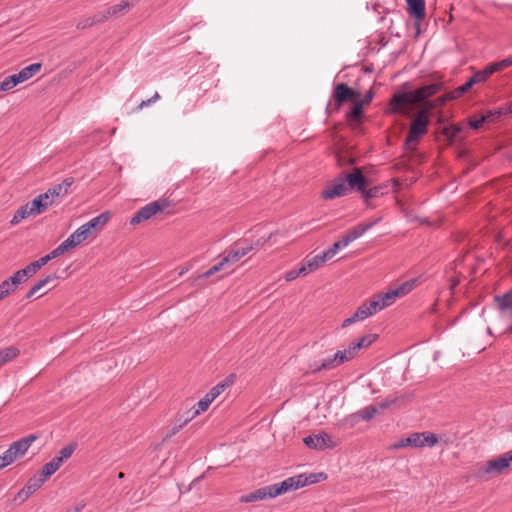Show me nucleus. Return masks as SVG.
<instances>
[{
	"mask_svg": "<svg viewBox=\"0 0 512 512\" xmlns=\"http://www.w3.org/2000/svg\"><path fill=\"white\" fill-rule=\"evenodd\" d=\"M318 477L326 478L323 473L313 474H299L289 477L281 482L271 485L260 487L246 495L240 497V502L250 503L264 499H272L277 496L283 495L289 491L297 490L309 484H314L318 481Z\"/></svg>",
	"mask_w": 512,
	"mask_h": 512,
	"instance_id": "f257e3e1",
	"label": "nucleus"
},
{
	"mask_svg": "<svg viewBox=\"0 0 512 512\" xmlns=\"http://www.w3.org/2000/svg\"><path fill=\"white\" fill-rule=\"evenodd\" d=\"M442 89L441 83H431L413 91L398 90L388 103V112L391 114L407 115L405 107L410 104L420 103L437 94Z\"/></svg>",
	"mask_w": 512,
	"mask_h": 512,
	"instance_id": "f03ea898",
	"label": "nucleus"
},
{
	"mask_svg": "<svg viewBox=\"0 0 512 512\" xmlns=\"http://www.w3.org/2000/svg\"><path fill=\"white\" fill-rule=\"evenodd\" d=\"M227 384L218 383L214 387H212L206 395L199 400L191 410L186 412L185 419L181 422V424L174 426L172 429V435L178 433L189 421H191L194 417L198 416L202 412H205L210 404L225 390Z\"/></svg>",
	"mask_w": 512,
	"mask_h": 512,
	"instance_id": "7ed1b4c3",
	"label": "nucleus"
},
{
	"mask_svg": "<svg viewBox=\"0 0 512 512\" xmlns=\"http://www.w3.org/2000/svg\"><path fill=\"white\" fill-rule=\"evenodd\" d=\"M512 462V449L498 458L488 460L484 464L477 466L475 476L481 480H488L494 476L500 475Z\"/></svg>",
	"mask_w": 512,
	"mask_h": 512,
	"instance_id": "20e7f679",
	"label": "nucleus"
},
{
	"mask_svg": "<svg viewBox=\"0 0 512 512\" xmlns=\"http://www.w3.org/2000/svg\"><path fill=\"white\" fill-rule=\"evenodd\" d=\"M357 354V350L350 342L346 348L338 350L336 353H334L333 356L323 359L320 365H318L317 363L310 365L311 372L315 373L321 370L334 369L346 362L353 360L357 356Z\"/></svg>",
	"mask_w": 512,
	"mask_h": 512,
	"instance_id": "39448f33",
	"label": "nucleus"
},
{
	"mask_svg": "<svg viewBox=\"0 0 512 512\" xmlns=\"http://www.w3.org/2000/svg\"><path fill=\"white\" fill-rule=\"evenodd\" d=\"M433 107L434 105L429 103V107L422 109L412 120L405 140L406 146L417 143L428 132V126L430 124L429 110Z\"/></svg>",
	"mask_w": 512,
	"mask_h": 512,
	"instance_id": "423d86ee",
	"label": "nucleus"
},
{
	"mask_svg": "<svg viewBox=\"0 0 512 512\" xmlns=\"http://www.w3.org/2000/svg\"><path fill=\"white\" fill-rule=\"evenodd\" d=\"M360 93L345 83H339L334 87L333 97L335 103H328L326 110L329 114L340 111L341 106L346 102H354L360 98Z\"/></svg>",
	"mask_w": 512,
	"mask_h": 512,
	"instance_id": "0eeeda50",
	"label": "nucleus"
},
{
	"mask_svg": "<svg viewBox=\"0 0 512 512\" xmlns=\"http://www.w3.org/2000/svg\"><path fill=\"white\" fill-rule=\"evenodd\" d=\"M36 439L37 437L35 435H29L13 442L3 455L0 456L3 464L8 466L17 458L23 456Z\"/></svg>",
	"mask_w": 512,
	"mask_h": 512,
	"instance_id": "6e6552de",
	"label": "nucleus"
},
{
	"mask_svg": "<svg viewBox=\"0 0 512 512\" xmlns=\"http://www.w3.org/2000/svg\"><path fill=\"white\" fill-rule=\"evenodd\" d=\"M168 206L169 202L167 199H158L156 201H152L134 213L130 219V224L135 226L142 223L143 221L149 220Z\"/></svg>",
	"mask_w": 512,
	"mask_h": 512,
	"instance_id": "1a4fd4ad",
	"label": "nucleus"
},
{
	"mask_svg": "<svg viewBox=\"0 0 512 512\" xmlns=\"http://www.w3.org/2000/svg\"><path fill=\"white\" fill-rule=\"evenodd\" d=\"M303 443L308 448L314 450L333 449L337 446V443L334 442L332 437L326 432L308 435L303 438Z\"/></svg>",
	"mask_w": 512,
	"mask_h": 512,
	"instance_id": "9d476101",
	"label": "nucleus"
},
{
	"mask_svg": "<svg viewBox=\"0 0 512 512\" xmlns=\"http://www.w3.org/2000/svg\"><path fill=\"white\" fill-rule=\"evenodd\" d=\"M488 75L485 69L475 71L474 74L466 81L465 84L457 87L452 91L451 98H458L461 95L467 93L474 85L483 83L488 79Z\"/></svg>",
	"mask_w": 512,
	"mask_h": 512,
	"instance_id": "9b49d317",
	"label": "nucleus"
},
{
	"mask_svg": "<svg viewBox=\"0 0 512 512\" xmlns=\"http://www.w3.org/2000/svg\"><path fill=\"white\" fill-rule=\"evenodd\" d=\"M253 248V244L248 243L247 241L237 243L235 247L232 248L222 259L227 266L232 265L252 251Z\"/></svg>",
	"mask_w": 512,
	"mask_h": 512,
	"instance_id": "f8f14e48",
	"label": "nucleus"
},
{
	"mask_svg": "<svg viewBox=\"0 0 512 512\" xmlns=\"http://www.w3.org/2000/svg\"><path fill=\"white\" fill-rule=\"evenodd\" d=\"M349 188L345 184L342 176L337 178L330 186H327L321 193V197L324 200H331L337 197H343L347 195Z\"/></svg>",
	"mask_w": 512,
	"mask_h": 512,
	"instance_id": "ddd939ff",
	"label": "nucleus"
},
{
	"mask_svg": "<svg viewBox=\"0 0 512 512\" xmlns=\"http://www.w3.org/2000/svg\"><path fill=\"white\" fill-rule=\"evenodd\" d=\"M341 176L349 190H357L362 193L366 186V178L360 168H355L352 173Z\"/></svg>",
	"mask_w": 512,
	"mask_h": 512,
	"instance_id": "4468645a",
	"label": "nucleus"
},
{
	"mask_svg": "<svg viewBox=\"0 0 512 512\" xmlns=\"http://www.w3.org/2000/svg\"><path fill=\"white\" fill-rule=\"evenodd\" d=\"M397 299V292L389 289L387 292L380 293L370 300V306L378 312L391 306Z\"/></svg>",
	"mask_w": 512,
	"mask_h": 512,
	"instance_id": "2eb2a0df",
	"label": "nucleus"
},
{
	"mask_svg": "<svg viewBox=\"0 0 512 512\" xmlns=\"http://www.w3.org/2000/svg\"><path fill=\"white\" fill-rule=\"evenodd\" d=\"M408 14L416 20V25L425 18V0H406Z\"/></svg>",
	"mask_w": 512,
	"mask_h": 512,
	"instance_id": "dca6fc26",
	"label": "nucleus"
},
{
	"mask_svg": "<svg viewBox=\"0 0 512 512\" xmlns=\"http://www.w3.org/2000/svg\"><path fill=\"white\" fill-rule=\"evenodd\" d=\"M421 432L411 433L408 437L400 439L398 442L393 444L394 449H402L406 447L423 448L424 442L422 441Z\"/></svg>",
	"mask_w": 512,
	"mask_h": 512,
	"instance_id": "f3484780",
	"label": "nucleus"
},
{
	"mask_svg": "<svg viewBox=\"0 0 512 512\" xmlns=\"http://www.w3.org/2000/svg\"><path fill=\"white\" fill-rule=\"evenodd\" d=\"M43 484L44 482L37 475H34L27 481L26 485L18 492L17 498L21 500H26L29 496L35 493Z\"/></svg>",
	"mask_w": 512,
	"mask_h": 512,
	"instance_id": "a211bd4d",
	"label": "nucleus"
},
{
	"mask_svg": "<svg viewBox=\"0 0 512 512\" xmlns=\"http://www.w3.org/2000/svg\"><path fill=\"white\" fill-rule=\"evenodd\" d=\"M494 301L501 313H507L512 317V287L502 295H496Z\"/></svg>",
	"mask_w": 512,
	"mask_h": 512,
	"instance_id": "6ab92c4d",
	"label": "nucleus"
},
{
	"mask_svg": "<svg viewBox=\"0 0 512 512\" xmlns=\"http://www.w3.org/2000/svg\"><path fill=\"white\" fill-rule=\"evenodd\" d=\"M382 221V217H378L369 223H359L356 226L349 229L347 232L351 235V237L356 240L363 236L367 231H369L372 227L377 225Z\"/></svg>",
	"mask_w": 512,
	"mask_h": 512,
	"instance_id": "aec40b11",
	"label": "nucleus"
},
{
	"mask_svg": "<svg viewBox=\"0 0 512 512\" xmlns=\"http://www.w3.org/2000/svg\"><path fill=\"white\" fill-rule=\"evenodd\" d=\"M388 192V185H377L370 188H367L365 186L364 190L362 191L361 195L364 198L366 202H368L370 199L381 197Z\"/></svg>",
	"mask_w": 512,
	"mask_h": 512,
	"instance_id": "412c9836",
	"label": "nucleus"
},
{
	"mask_svg": "<svg viewBox=\"0 0 512 512\" xmlns=\"http://www.w3.org/2000/svg\"><path fill=\"white\" fill-rule=\"evenodd\" d=\"M58 275L56 273H53V274H50L48 276H46L45 278L43 279H40L38 280L31 288L30 290L27 292L26 294V298L27 299H32L36 294L37 292L42 289L43 287H45L46 285L50 284L51 282H54L58 279Z\"/></svg>",
	"mask_w": 512,
	"mask_h": 512,
	"instance_id": "4be33fe9",
	"label": "nucleus"
},
{
	"mask_svg": "<svg viewBox=\"0 0 512 512\" xmlns=\"http://www.w3.org/2000/svg\"><path fill=\"white\" fill-rule=\"evenodd\" d=\"M109 218L110 214L108 212H103L98 216L90 219L84 225L86 226V229H88L91 232L93 230H100L107 224Z\"/></svg>",
	"mask_w": 512,
	"mask_h": 512,
	"instance_id": "5701e85b",
	"label": "nucleus"
},
{
	"mask_svg": "<svg viewBox=\"0 0 512 512\" xmlns=\"http://www.w3.org/2000/svg\"><path fill=\"white\" fill-rule=\"evenodd\" d=\"M20 355V350L14 346L4 347L0 349V367L13 361Z\"/></svg>",
	"mask_w": 512,
	"mask_h": 512,
	"instance_id": "b1692460",
	"label": "nucleus"
},
{
	"mask_svg": "<svg viewBox=\"0 0 512 512\" xmlns=\"http://www.w3.org/2000/svg\"><path fill=\"white\" fill-rule=\"evenodd\" d=\"M510 66H512V56H509V57L502 59L500 61H497V62H493V63L487 65L484 69H485L488 77H490L495 72L502 71Z\"/></svg>",
	"mask_w": 512,
	"mask_h": 512,
	"instance_id": "393cba45",
	"label": "nucleus"
},
{
	"mask_svg": "<svg viewBox=\"0 0 512 512\" xmlns=\"http://www.w3.org/2000/svg\"><path fill=\"white\" fill-rule=\"evenodd\" d=\"M29 216H35L31 210L29 203H26L18 208L15 212L14 216L10 220L11 225H17L22 220L28 218Z\"/></svg>",
	"mask_w": 512,
	"mask_h": 512,
	"instance_id": "a878e982",
	"label": "nucleus"
},
{
	"mask_svg": "<svg viewBox=\"0 0 512 512\" xmlns=\"http://www.w3.org/2000/svg\"><path fill=\"white\" fill-rule=\"evenodd\" d=\"M323 260L321 259L320 255H315L312 258L306 259L302 264L301 267L304 269L305 276L309 273L317 270L322 264Z\"/></svg>",
	"mask_w": 512,
	"mask_h": 512,
	"instance_id": "bb28decb",
	"label": "nucleus"
},
{
	"mask_svg": "<svg viewBox=\"0 0 512 512\" xmlns=\"http://www.w3.org/2000/svg\"><path fill=\"white\" fill-rule=\"evenodd\" d=\"M372 308L373 307L370 306V301L365 302L357 308V310L354 312L353 315L355 316L357 321H363V320L367 319L368 317L377 313V311L373 310Z\"/></svg>",
	"mask_w": 512,
	"mask_h": 512,
	"instance_id": "cd10ccee",
	"label": "nucleus"
},
{
	"mask_svg": "<svg viewBox=\"0 0 512 512\" xmlns=\"http://www.w3.org/2000/svg\"><path fill=\"white\" fill-rule=\"evenodd\" d=\"M376 339V334H366L356 340H353L351 343L359 353L361 349L368 348Z\"/></svg>",
	"mask_w": 512,
	"mask_h": 512,
	"instance_id": "c85d7f7f",
	"label": "nucleus"
},
{
	"mask_svg": "<svg viewBox=\"0 0 512 512\" xmlns=\"http://www.w3.org/2000/svg\"><path fill=\"white\" fill-rule=\"evenodd\" d=\"M31 277L32 276L30 275L28 270L26 268H23V269H20V270L16 271L8 279H9V281H12V285L15 286V288L17 289V287L20 284L25 283Z\"/></svg>",
	"mask_w": 512,
	"mask_h": 512,
	"instance_id": "c756f323",
	"label": "nucleus"
},
{
	"mask_svg": "<svg viewBox=\"0 0 512 512\" xmlns=\"http://www.w3.org/2000/svg\"><path fill=\"white\" fill-rule=\"evenodd\" d=\"M41 69L40 63H32L23 69H21L18 73L21 76L22 80L25 82L33 77L36 73H38Z\"/></svg>",
	"mask_w": 512,
	"mask_h": 512,
	"instance_id": "7c9ffc66",
	"label": "nucleus"
},
{
	"mask_svg": "<svg viewBox=\"0 0 512 512\" xmlns=\"http://www.w3.org/2000/svg\"><path fill=\"white\" fill-rule=\"evenodd\" d=\"M50 260L52 259L47 254L39 258L38 260L31 262L25 268L28 270L31 276H34L38 272V270L41 269L44 265H46Z\"/></svg>",
	"mask_w": 512,
	"mask_h": 512,
	"instance_id": "2f4dec72",
	"label": "nucleus"
},
{
	"mask_svg": "<svg viewBox=\"0 0 512 512\" xmlns=\"http://www.w3.org/2000/svg\"><path fill=\"white\" fill-rule=\"evenodd\" d=\"M416 281H417L416 279H410V280L402 283L398 287L394 288L393 290L397 292V297L401 298V297L407 295L408 293H410L415 288Z\"/></svg>",
	"mask_w": 512,
	"mask_h": 512,
	"instance_id": "473e14b6",
	"label": "nucleus"
},
{
	"mask_svg": "<svg viewBox=\"0 0 512 512\" xmlns=\"http://www.w3.org/2000/svg\"><path fill=\"white\" fill-rule=\"evenodd\" d=\"M131 7L129 0H121L120 3L110 6L113 17L124 14Z\"/></svg>",
	"mask_w": 512,
	"mask_h": 512,
	"instance_id": "72a5a7b5",
	"label": "nucleus"
},
{
	"mask_svg": "<svg viewBox=\"0 0 512 512\" xmlns=\"http://www.w3.org/2000/svg\"><path fill=\"white\" fill-rule=\"evenodd\" d=\"M355 105L351 108V110L347 113V118L349 120L357 121L361 118L363 114V102L355 101Z\"/></svg>",
	"mask_w": 512,
	"mask_h": 512,
	"instance_id": "f704fd0d",
	"label": "nucleus"
},
{
	"mask_svg": "<svg viewBox=\"0 0 512 512\" xmlns=\"http://www.w3.org/2000/svg\"><path fill=\"white\" fill-rule=\"evenodd\" d=\"M16 290L15 286L12 285V281L5 279L0 283V301L9 296Z\"/></svg>",
	"mask_w": 512,
	"mask_h": 512,
	"instance_id": "c9c22d12",
	"label": "nucleus"
},
{
	"mask_svg": "<svg viewBox=\"0 0 512 512\" xmlns=\"http://www.w3.org/2000/svg\"><path fill=\"white\" fill-rule=\"evenodd\" d=\"M57 471L56 467L49 461L46 463L37 476L45 483L47 479Z\"/></svg>",
	"mask_w": 512,
	"mask_h": 512,
	"instance_id": "e433bc0d",
	"label": "nucleus"
},
{
	"mask_svg": "<svg viewBox=\"0 0 512 512\" xmlns=\"http://www.w3.org/2000/svg\"><path fill=\"white\" fill-rule=\"evenodd\" d=\"M28 203H29L31 210L35 216L39 215V214L43 213L45 210H47V204L43 203L41 201V198H39L38 196L36 198H34L31 202H28Z\"/></svg>",
	"mask_w": 512,
	"mask_h": 512,
	"instance_id": "4c0bfd02",
	"label": "nucleus"
},
{
	"mask_svg": "<svg viewBox=\"0 0 512 512\" xmlns=\"http://www.w3.org/2000/svg\"><path fill=\"white\" fill-rule=\"evenodd\" d=\"M378 413V407L375 405L367 406L358 412V415L365 421H369Z\"/></svg>",
	"mask_w": 512,
	"mask_h": 512,
	"instance_id": "58836bf2",
	"label": "nucleus"
},
{
	"mask_svg": "<svg viewBox=\"0 0 512 512\" xmlns=\"http://www.w3.org/2000/svg\"><path fill=\"white\" fill-rule=\"evenodd\" d=\"M422 433L424 434L421 437L422 441L424 442V447L425 446L434 447L438 443L439 438L436 434L431 433V432H422Z\"/></svg>",
	"mask_w": 512,
	"mask_h": 512,
	"instance_id": "ea45409f",
	"label": "nucleus"
},
{
	"mask_svg": "<svg viewBox=\"0 0 512 512\" xmlns=\"http://www.w3.org/2000/svg\"><path fill=\"white\" fill-rule=\"evenodd\" d=\"M226 263L224 262L223 259H221L218 263H216L215 265H213L212 267H210L207 271H205L202 275H201V278H209L210 276L214 275L215 273L219 272L220 270H222L224 267H226Z\"/></svg>",
	"mask_w": 512,
	"mask_h": 512,
	"instance_id": "a19ab883",
	"label": "nucleus"
},
{
	"mask_svg": "<svg viewBox=\"0 0 512 512\" xmlns=\"http://www.w3.org/2000/svg\"><path fill=\"white\" fill-rule=\"evenodd\" d=\"M75 449L76 444L66 445L60 449V451L58 452V456L61 458V460L66 461L72 456Z\"/></svg>",
	"mask_w": 512,
	"mask_h": 512,
	"instance_id": "79ce46f5",
	"label": "nucleus"
},
{
	"mask_svg": "<svg viewBox=\"0 0 512 512\" xmlns=\"http://www.w3.org/2000/svg\"><path fill=\"white\" fill-rule=\"evenodd\" d=\"M299 276H305L304 269L300 266L299 268H294L286 272L285 274V280L290 282L295 280Z\"/></svg>",
	"mask_w": 512,
	"mask_h": 512,
	"instance_id": "37998d69",
	"label": "nucleus"
},
{
	"mask_svg": "<svg viewBox=\"0 0 512 512\" xmlns=\"http://www.w3.org/2000/svg\"><path fill=\"white\" fill-rule=\"evenodd\" d=\"M49 195L55 199L56 197L62 196L65 194V187L64 185H54L53 187L49 188L47 190Z\"/></svg>",
	"mask_w": 512,
	"mask_h": 512,
	"instance_id": "c03bdc74",
	"label": "nucleus"
},
{
	"mask_svg": "<svg viewBox=\"0 0 512 512\" xmlns=\"http://www.w3.org/2000/svg\"><path fill=\"white\" fill-rule=\"evenodd\" d=\"M74 234H78V239L82 243L88 238V236L91 234V231L86 229V226L83 224L74 231Z\"/></svg>",
	"mask_w": 512,
	"mask_h": 512,
	"instance_id": "a18cd8bd",
	"label": "nucleus"
},
{
	"mask_svg": "<svg viewBox=\"0 0 512 512\" xmlns=\"http://www.w3.org/2000/svg\"><path fill=\"white\" fill-rule=\"evenodd\" d=\"M489 121V116H481L480 118H477V119H471L469 121V125L471 128L473 129H478L480 128L485 122H488Z\"/></svg>",
	"mask_w": 512,
	"mask_h": 512,
	"instance_id": "49530a36",
	"label": "nucleus"
},
{
	"mask_svg": "<svg viewBox=\"0 0 512 512\" xmlns=\"http://www.w3.org/2000/svg\"><path fill=\"white\" fill-rule=\"evenodd\" d=\"M95 25L92 17H86L77 23V29H86Z\"/></svg>",
	"mask_w": 512,
	"mask_h": 512,
	"instance_id": "de8ad7c7",
	"label": "nucleus"
},
{
	"mask_svg": "<svg viewBox=\"0 0 512 512\" xmlns=\"http://www.w3.org/2000/svg\"><path fill=\"white\" fill-rule=\"evenodd\" d=\"M64 241L67 243L68 247H70L71 249H73L76 246H78L79 244H81V242L78 239V234H74V232Z\"/></svg>",
	"mask_w": 512,
	"mask_h": 512,
	"instance_id": "09e8293b",
	"label": "nucleus"
},
{
	"mask_svg": "<svg viewBox=\"0 0 512 512\" xmlns=\"http://www.w3.org/2000/svg\"><path fill=\"white\" fill-rule=\"evenodd\" d=\"M394 403H396V398H386L385 400L381 401L378 405H376L378 407V411L379 410H385L387 409L388 407H390L391 405H393Z\"/></svg>",
	"mask_w": 512,
	"mask_h": 512,
	"instance_id": "8fccbe9b",
	"label": "nucleus"
},
{
	"mask_svg": "<svg viewBox=\"0 0 512 512\" xmlns=\"http://www.w3.org/2000/svg\"><path fill=\"white\" fill-rule=\"evenodd\" d=\"M336 254V252L332 249V247L330 246L327 250L323 251L320 255L321 259L323 260V262L325 263L327 260L331 259L332 257H334Z\"/></svg>",
	"mask_w": 512,
	"mask_h": 512,
	"instance_id": "3c124183",
	"label": "nucleus"
},
{
	"mask_svg": "<svg viewBox=\"0 0 512 512\" xmlns=\"http://www.w3.org/2000/svg\"><path fill=\"white\" fill-rule=\"evenodd\" d=\"M506 111H504L503 109H497V110H494V111H488L484 116H489V121H492L496 118H499L500 116H502L503 114H505Z\"/></svg>",
	"mask_w": 512,
	"mask_h": 512,
	"instance_id": "603ef678",
	"label": "nucleus"
},
{
	"mask_svg": "<svg viewBox=\"0 0 512 512\" xmlns=\"http://www.w3.org/2000/svg\"><path fill=\"white\" fill-rule=\"evenodd\" d=\"M374 95V91L370 89L369 91L366 92L364 97L361 99L359 98L358 101L363 102V105L369 104L373 100Z\"/></svg>",
	"mask_w": 512,
	"mask_h": 512,
	"instance_id": "864d4df0",
	"label": "nucleus"
},
{
	"mask_svg": "<svg viewBox=\"0 0 512 512\" xmlns=\"http://www.w3.org/2000/svg\"><path fill=\"white\" fill-rule=\"evenodd\" d=\"M460 129L456 126L446 127L444 133L447 137L453 138L459 133Z\"/></svg>",
	"mask_w": 512,
	"mask_h": 512,
	"instance_id": "5fc2aeb1",
	"label": "nucleus"
},
{
	"mask_svg": "<svg viewBox=\"0 0 512 512\" xmlns=\"http://www.w3.org/2000/svg\"><path fill=\"white\" fill-rule=\"evenodd\" d=\"M14 86L9 81L8 77H6L3 81L0 82V92H5L13 89Z\"/></svg>",
	"mask_w": 512,
	"mask_h": 512,
	"instance_id": "6e6d98bb",
	"label": "nucleus"
},
{
	"mask_svg": "<svg viewBox=\"0 0 512 512\" xmlns=\"http://www.w3.org/2000/svg\"><path fill=\"white\" fill-rule=\"evenodd\" d=\"M38 197L41 198L43 203L47 204V208L54 203V199L49 195L47 191L45 193L39 194Z\"/></svg>",
	"mask_w": 512,
	"mask_h": 512,
	"instance_id": "4d7b16f0",
	"label": "nucleus"
},
{
	"mask_svg": "<svg viewBox=\"0 0 512 512\" xmlns=\"http://www.w3.org/2000/svg\"><path fill=\"white\" fill-rule=\"evenodd\" d=\"M7 77L9 79V81L11 82V84H13L14 87H16L18 84L24 82L22 80L21 76L19 75V73H16V74H13V75H10V76H7Z\"/></svg>",
	"mask_w": 512,
	"mask_h": 512,
	"instance_id": "13d9d810",
	"label": "nucleus"
},
{
	"mask_svg": "<svg viewBox=\"0 0 512 512\" xmlns=\"http://www.w3.org/2000/svg\"><path fill=\"white\" fill-rule=\"evenodd\" d=\"M339 241L341 242V245L345 248L355 240L351 237V235L348 232H346L345 235H343Z\"/></svg>",
	"mask_w": 512,
	"mask_h": 512,
	"instance_id": "bf43d9fd",
	"label": "nucleus"
},
{
	"mask_svg": "<svg viewBox=\"0 0 512 512\" xmlns=\"http://www.w3.org/2000/svg\"><path fill=\"white\" fill-rule=\"evenodd\" d=\"M95 25L96 24H100V23H104L105 22V16H103L102 12H98L96 13L95 15L91 16Z\"/></svg>",
	"mask_w": 512,
	"mask_h": 512,
	"instance_id": "052dcab7",
	"label": "nucleus"
},
{
	"mask_svg": "<svg viewBox=\"0 0 512 512\" xmlns=\"http://www.w3.org/2000/svg\"><path fill=\"white\" fill-rule=\"evenodd\" d=\"M62 254H64L62 252V248L58 245L48 255L50 256L51 259H54V258H57V257L61 256Z\"/></svg>",
	"mask_w": 512,
	"mask_h": 512,
	"instance_id": "680f3d73",
	"label": "nucleus"
},
{
	"mask_svg": "<svg viewBox=\"0 0 512 512\" xmlns=\"http://www.w3.org/2000/svg\"><path fill=\"white\" fill-rule=\"evenodd\" d=\"M154 104V102L152 101L151 98L147 99V100H143L140 102V104L137 106L136 110L137 111H140L142 109H144L145 107H148L150 105Z\"/></svg>",
	"mask_w": 512,
	"mask_h": 512,
	"instance_id": "e2e57ef3",
	"label": "nucleus"
},
{
	"mask_svg": "<svg viewBox=\"0 0 512 512\" xmlns=\"http://www.w3.org/2000/svg\"><path fill=\"white\" fill-rule=\"evenodd\" d=\"M50 462L56 467V469L58 470L61 465L63 464V460H61V458L56 455L55 457L52 458V460H50Z\"/></svg>",
	"mask_w": 512,
	"mask_h": 512,
	"instance_id": "0e129e2a",
	"label": "nucleus"
},
{
	"mask_svg": "<svg viewBox=\"0 0 512 512\" xmlns=\"http://www.w3.org/2000/svg\"><path fill=\"white\" fill-rule=\"evenodd\" d=\"M357 322V319L355 318L354 315H352L351 317L345 319L341 325L342 328H345L353 323Z\"/></svg>",
	"mask_w": 512,
	"mask_h": 512,
	"instance_id": "69168bd1",
	"label": "nucleus"
},
{
	"mask_svg": "<svg viewBox=\"0 0 512 512\" xmlns=\"http://www.w3.org/2000/svg\"><path fill=\"white\" fill-rule=\"evenodd\" d=\"M72 183H73V179L72 178H66L59 185H64V187H65V194H66L68 188L72 185Z\"/></svg>",
	"mask_w": 512,
	"mask_h": 512,
	"instance_id": "338daca9",
	"label": "nucleus"
},
{
	"mask_svg": "<svg viewBox=\"0 0 512 512\" xmlns=\"http://www.w3.org/2000/svg\"><path fill=\"white\" fill-rule=\"evenodd\" d=\"M101 12H102L103 16H105V22L113 17L110 7H108L107 9H105Z\"/></svg>",
	"mask_w": 512,
	"mask_h": 512,
	"instance_id": "774afa93",
	"label": "nucleus"
}]
</instances>
